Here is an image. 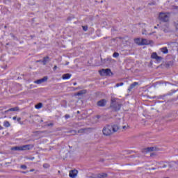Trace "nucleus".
<instances>
[{
    "instance_id": "1",
    "label": "nucleus",
    "mask_w": 178,
    "mask_h": 178,
    "mask_svg": "<svg viewBox=\"0 0 178 178\" xmlns=\"http://www.w3.org/2000/svg\"><path fill=\"white\" fill-rule=\"evenodd\" d=\"M120 127L118 124H106L102 129V133L104 136L108 137L109 136H112L113 133H116L118 130H119Z\"/></svg>"
},
{
    "instance_id": "2",
    "label": "nucleus",
    "mask_w": 178,
    "mask_h": 178,
    "mask_svg": "<svg viewBox=\"0 0 178 178\" xmlns=\"http://www.w3.org/2000/svg\"><path fill=\"white\" fill-rule=\"evenodd\" d=\"M116 98H112L111 99V106L110 107L113 109L115 112H118V111H120V108H122V104L117 102Z\"/></svg>"
},
{
    "instance_id": "3",
    "label": "nucleus",
    "mask_w": 178,
    "mask_h": 178,
    "mask_svg": "<svg viewBox=\"0 0 178 178\" xmlns=\"http://www.w3.org/2000/svg\"><path fill=\"white\" fill-rule=\"evenodd\" d=\"M169 13H160L159 15V19L161 22L163 23H168L169 22V16L167 15H170Z\"/></svg>"
},
{
    "instance_id": "4",
    "label": "nucleus",
    "mask_w": 178,
    "mask_h": 178,
    "mask_svg": "<svg viewBox=\"0 0 178 178\" xmlns=\"http://www.w3.org/2000/svg\"><path fill=\"white\" fill-rule=\"evenodd\" d=\"M99 73L100 76H111V74H113L112 73V71L111 69L107 68V69H102L101 70L99 71Z\"/></svg>"
},
{
    "instance_id": "5",
    "label": "nucleus",
    "mask_w": 178,
    "mask_h": 178,
    "mask_svg": "<svg viewBox=\"0 0 178 178\" xmlns=\"http://www.w3.org/2000/svg\"><path fill=\"white\" fill-rule=\"evenodd\" d=\"M177 91H178V89L177 90H171V92H169L167 94H165V95H163L156 96V99H165V97L172 96Z\"/></svg>"
},
{
    "instance_id": "6",
    "label": "nucleus",
    "mask_w": 178,
    "mask_h": 178,
    "mask_svg": "<svg viewBox=\"0 0 178 178\" xmlns=\"http://www.w3.org/2000/svg\"><path fill=\"white\" fill-rule=\"evenodd\" d=\"M151 58H152V59H155V60H156V62H158L159 63H161L162 61V60L163 59V58L158 56L156 52L152 53L151 55Z\"/></svg>"
},
{
    "instance_id": "7",
    "label": "nucleus",
    "mask_w": 178,
    "mask_h": 178,
    "mask_svg": "<svg viewBox=\"0 0 178 178\" xmlns=\"http://www.w3.org/2000/svg\"><path fill=\"white\" fill-rule=\"evenodd\" d=\"M34 148L33 145H24L21 146V151H30V149H33Z\"/></svg>"
},
{
    "instance_id": "8",
    "label": "nucleus",
    "mask_w": 178,
    "mask_h": 178,
    "mask_svg": "<svg viewBox=\"0 0 178 178\" xmlns=\"http://www.w3.org/2000/svg\"><path fill=\"white\" fill-rule=\"evenodd\" d=\"M106 99H103L97 102V106H100L102 108H104V106H106Z\"/></svg>"
},
{
    "instance_id": "9",
    "label": "nucleus",
    "mask_w": 178,
    "mask_h": 178,
    "mask_svg": "<svg viewBox=\"0 0 178 178\" xmlns=\"http://www.w3.org/2000/svg\"><path fill=\"white\" fill-rule=\"evenodd\" d=\"M48 81V76H44L40 79H38L34 81L35 84H42V83H45V81Z\"/></svg>"
},
{
    "instance_id": "10",
    "label": "nucleus",
    "mask_w": 178,
    "mask_h": 178,
    "mask_svg": "<svg viewBox=\"0 0 178 178\" xmlns=\"http://www.w3.org/2000/svg\"><path fill=\"white\" fill-rule=\"evenodd\" d=\"M77 173H79V171L77 170H72L70 171V177L71 178H76V176H77Z\"/></svg>"
},
{
    "instance_id": "11",
    "label": "nucleus",
    "mask_w": 178,
    "mask_h": 178,
    "mask_svg": "<svg viewBox=\"0 0 178 178\" xmlns=\"http://www.w3.org/2000/svg\"><path fill=\"white\" fill-rule=\"evenodd\" d=\"M155 149L156 148L154 147H146L143 149V152L147 154V152H152V151H155Z\"/></svg>"
},
{
    "instance_id": "12",
    "label": "nucleus",
    "mask_w": 178,
    "mask_h": 178,
    "mask_svg": "<svg viewBox=\"0 0 178 178\" xmlns=\"http://www.w3.org/2000/svg\"><path fill=\"white\" fill-rule=\"evenodd\" d=\"M136 86H138V82H134L133 83H131L128 88V92H130L133 90V88L136 87Z\"/></svg>"
},
{
    "instance_id": "13",
    "label": "nucleus",
    "mask_w": 178,
    "mask_h": 178,
    "mask_svg": "<svg viewBox=\"0 0 178 178\" xmlns=\"http://www.w3.org/2000/svg\"><path fill=\"white\" fill-rule=\"evenodd\" d=\"M71 77H72V74H69V73L64 74L62 76L63 80H69V79H70Z\"/></svg>"
},
{
    "instance_id": "14",
    "label": "nucleus",
    "mask_w": 178,
    "mask_h": 178,
    "mask_svg": "<svg viewBox=\"0 0 178 178\" xmlns=\"http://www.w3.org/2000/svg\"><path fill=\"white\" fill-rule=\"evenodd\" d=\"M149 43L147 39H142L141 42L139 43V45H148Z\"/></svg>"
},
{
    "instance_id": "15",
    "label": "nucleus",
    "mask_w": 178,
    "mask_h": 178,
    "mask_svg": "<svg viewBox=\"0 0 178 178\" xmlns=\"http://www.w3.org/2000/svg\"><path fill=\"white\" fill-rule=\"evenodd\" d=\"M87 93V90H80L79 92H78L76 95H77L78 97H80L81 95H84V94Z\"/></svg>"
},
{
    "instance_id": "16",
    "label": "nucleus",
    "mask_w": 178,
    "mask_h": 178,
    "mask_svg": "<svg viewBox=\"0 0 178 178\" xmlns=\"http://www.w3.org/2000/svg\"><path fill=\"white\" fill-rule=\"evenodd\" d=\"M11 151H22V146H15L11 147Z\"/></svg>"
},
{
    "instance_id": "17",
    "label": "nucleus",
    "mask_w": 178,
    "mask_h": 178,
    "mask_svg": "<svg viewBox=\"0 0 178 178\" xmlns=\"http://www.w3.org/2000/svg\"><path fill=\"white\" fill-rule=\"evenodd\" d=\"M108 177V174L102 172L97 175V178H105Z\"/></svg>"
},
{
    "instance_id": "18",
    "label": "nucleus",
    "mask_w": 178,
    "mask_h": 178,
    "mask_svg": "<svg viewBox=\"0 0 178 178\" xmlns=\"http://www.w3.org/2000/svg\"><path fill=\"white\" fill-rule=\"evenodd\" d=\"M49 56H46L43 58V60H42L43 65H47V63L49 62Z\"/></svg>"
},
{
    "instance_id": "19",
    "label": "nucleus",
    "mask_w": 178,
    "mask_h": 178,
    "mask_svg": "<svg viewBox=\"0 0 178 178\" xmlns=\"http://www.w3.org/2000/svg\"><path fill=\"white\" fill-rule=\"evenodd\" d=\"M8 111L10 112H17V111H19V107L16 106V107H14V108H9Z\"/></svg>"
},
{
    "instance_id": "20",
    "label": "nucleus",
    "mask_w": 178,
    "mask_h": 178,
    "mask_svg": "<svg viewBox=\"0 0 178 178\" xmlns=\"http://www.w3.org/2000/svg\"><path fill=\"white\" fill-rule=\"evenodd\" d=\"M161 51L163 52V54H168L169 52L168 47H163L161 49Z\"/></svg>"
},
{
    "instance_id": "21",
    "label": "nucleus",
    "mask_w": 178,
    "mask_h": 178,
    "mask_svg": "<svg viewBox=\"0 0 178 178\" xmlns=\"http://www.w3.org/2000/svg\"><path fill=\"white\" fill-rule=\"evenodd\" d=\"M86 130H87V129L82 128V129H80L79 130H78L77 133H79L81 134H84V133H86Z\"/></svg>"
},
{
    "instance_id": "22",
    "label": "nucleus",
    "mask_w": 178,
    "mask_h": 178,
    "mask_svg": "<svg viewBox=\"0 0 178 178\" xmlns=\"http://www.w3.org/2000/svg\"><path fill=\"white\" fill-rule=\"evenodd\" d=\"M15 8H17V9H20L22 5L20 4V3L16 1L14 4Z\"/></svg>"
},
{
    "instance_id": "23",
    "label": "nucleus",
    "mask_w": 178,
    "mask_h": 178,
    "mask_svg": "<svg viewBox=\"0 0 178 178\" xmlns=\"http://www.w3.org/2000/svg\"><path fill=\"white\" fill-rule=\"evenodd\" d=\"M35 109H41L42 108V103H38L36 105H35Z\"/></svg>"
},
{
    "instance_id": "24",
    "label": "nucleus",
    "mask_w": 178,
    "mask_h": 178,
    "mask_svg": "<svg viewBox=\"0 0 178 178\" xmlns=\"http://www.w3.org/2000/svg\"><path fill=\"white\" fill-rule=\"evenodd\" d=\"M3 126L4 127H10V123L9 122V121H5L3 122Z\"/></svg>"
},
{
    "instance_id": "25",
    "label": "nucleus",
    "mask_w": 178,
    "mask_h": 178,
    "mask_svg": "<svg viewBox=\"0 0 178 178\" xmlns=\"http://www.w3.org/2000/svg\"><path fill=\"white\" fill-rule=\"evenodd\" d=\"M166 67H169V66H172L173 65V63L172 61H169L166 63Z\"/></svg>"
},
{
    "instance_id": "26",
    "label": "nucleus",
    "mask_w": 178,
    "mask_h": 178,
    "mask_svg": "<svg viewBox=\"0 0 178 178\" xmlns=\"http://www.w3.org/2000/svg\"><path fill=\"white\" fill-rule=\"evenodd\" d=\"M124 83L121 82L120 83H116L115 87H121L122 86H124Z\"/></svg>"
},
{
    "instance_id": "27",
    "label": "nucleus",
    "mask_w": 178,
    "mask_h": 178,
    "mask_svg": "<svg viewBox=\"0 0 178 178\" xmlns=\"http://www.w3.org/2000/svg\"><path fill=\"white\" fill-rule=\"evenodd\" d=\"M113 58H118L119 57V53L118 52H114L113 54Z\"/></svg>"
},
{
    "instance_id": "28",
    "label": "nucleus",
    "mask_w": 178,
    "mask_h": 178,
    "mask_svg": "<svg viewBox=\"0 0 178 178\" xmlns=\"http://www.w3.org/2000/svg\"><path fill=\"white\" fill-rule=\"evenodd\" d=\"M10 35L13 40H17V38L13 33H10Z\"/></svg>"
},
{
    "instance_id": "29",
    "label": "nucleus",
    "mask_w": 178,
    "mask_h": 178,
    "mask_svg": "<svg viewBox=\"0 0 178 178\" xmlns=\"http://www.w3.org/2000/svg\"><path fill=\"white\" fill-rule=\"evenodd\" d=\"M65 119L66 120H67V119H70V115L69 114H65V116H64Z\"/></svg>"
},
{
    "instance_id": "30",
    "label": "nucleus",
    "mask_w": 178,
    "mask_h": 178,
    "mask_svg": "<svg viewBox=\"0 0 178 178\" xmlns=\"http://www.w3.org/2000/svg\"><path fill=\"white\" fill-rule=\"evenodd\" d=\"M83 31H87L88 30V26H82Z\"/></svg>"
},
{
    "instance_id": "31",
    "label": "nucleus",
    "mask_w": 178,
    "mask_h": 178,
    "mask_svg": "<svg viewBox=\"0 0 178 178\" xmlns=\"http://www.w3.org/2000/svg\"><path fill=\"white\" fill-rule=\"evenodd\" d=\"M21 169H23L24 170H26V169H27V165H21Z\"/></svg>"
},
{
    "instance_id": "32",
    "label": "nucleus",
    "mask_w": 178,
    "mask_h": 178,
    "mask_svg": "<svg viewBox=\"0 0 178 178\" xmlns=\"http://www.w3.org/2000/svg\"><path fill=\"white\" fill-rule=\"evenodd\" d=\"M167 167H168V165L166 164H163V165L159 166V168H160L161 169H163V168H167Z\"/></svg>"
},
{
    "instance_id": "33",
    "label": "nucleus",
    "mask_w": 178,
    "mask_h": 178,
    "mask_svg": "<svg viewBox=\"0 0 178 178\" xmlns=\"http://www.w3.org/2000/svg\"><path fill=\"white\" fill-rule=\"evenodd\" d=\"M174 26H175L176 30H178V23L174 22Z\"/></svg>"
},
{
    "instance_id": "34",
    "label": "nucleus",
    "mask_w": 178,
    "mask_h": 178,
    "mask_svg": "<svg viewBox=\"0 0 178 178\" xmlns=\"http://www.w3.org/2000/svg\"><path fill=\"white\" fill-rule=\"evenodd\" d=\"M70 133H72V134H77V131L76 130H72V131H70Z\"/></svg>"
},
{
    "instance_id": "35",
    "label": "nucleus",
    "mask_w": 178,
    "mask_h": 178,
    "mask_svg": "<svg viewBox=\"0 0 178 178\" xmlns=\"http://www.w3.org/2000/svg\"><path fill=\"white\" fill-rule=\"evenodd\" d=\"M49 165H48V163L43 164V168H49Z\"/></svg>"
},
{
    "instance_id": "36",
    "label": "nucleus",
    "mask_w": 178,
    "mask_h": 178,
    "mask_svg": "<svg viewBox=\"0 0 178 178\" xmlns=\"http://www.w3.org/2000/svg\"><path fill=\"white\" fill-rule=\"evenodd\" d=\"M142 34H145V35H147V34H148V33H147V30L144 29V30L143 31V32H142Z\"/></svg>"
},
{
    "instance_id": "37",
    "label": "nucleus",
    "mask_w": 178,
    "mask_h": 178,
    "mask_svg": "<svg viewBox=\"0 0 178 178\" xmlns=\"http://www.w3.org/2000/svg\"><path fill=\"white\" fill-rule=\"evenodd\" d=\"M135 42H136V44H140V43H138V42H140V39H136V40H135Z\"/></svg>"
},
{
    "instance_id": "38",
    "label": "nucleus",
    "mask_w": 178,
    "mask_h": 178,
    "mask_svg": "<svg viewBox=\"0 0 178 178\" xmlns=\"http://www.w3.org/2000/svg\"><path fill=\"white\" fill-rule=\"evenodd\" d=\"M177 99H171L170 100V102H175V101H177Z\"/></svg>"
},
{
    "instance_id": "39",
    "label": "nucleus",
    "mask_w": 178,
    "mask_h": 178,
    "mask_svg": "<svg viewBox=\"0 0 178 178\" xmlns=\"http://www.w3.org/2000/svg\"><path fill=\"white\" fill-rule=\"evenodd\" d=\"M56 69H58V66L56 65H54V67H53V70H56Z\"/></svg>"
},
{
    "instance_id": "40",
    "label": "nucleus",
    "mask_w": 178,
    "mask_h": 178,
    "mask_svg": "<svg viewBox=\"0 0 178 178\" xmlns=\"http://www.w3.org/2000/svg\"><path fill=\"white\" fill-rule=\"evenodd\" d=\"M96 118L97 119H101V115H97Z\"/></svg>"
},
{
    "instance_id": "41",
    "label": "nucleus",
    "mask_w": 178,
    "mask_h": 178,
    "mask_svg": "<svg viewBox=\"0 0 178 178\" xmlns=\"http://www.w3.org/2000/svg\"><path fill=\"white\" fill-rule=\"evenodd\" d=\"M17 122H20V120H22V118H18L17 119Z\"/></svg>"
},
{
    "instance_id": "42",
    "label": "nucleus",
    "mask_w": 178,
    "mask_h": 178,
    "mask_svg": "<svg viewBox=\"0 0 178 178\" xmlns=\"http://www.w3.org/2000/svg\"><path fill=\"white\" fill-rule=\"evenodd\" d=\"M156 170V168H150V170Z\"/></svg>"
},
{
    "instance_id": "43",
    "label": "nucleus",
    "mask_w": 178,
    "mask_h": 178,
    "mask_svg": "<svg viewBox=\"0 0 178 178\" xmlns=\"http://www.w3.org/2000/svg\"><path fill=\"white\" fill-rule=\"evenodd\" d=\"M48 126H54V123H49L48 124Z\"/></svg>"
},
{
    "instance_id": "44",
    "label": "nucleus",
    "mask_w": 178,
    "mask_h": 178,
    "mask_svg": "<svg viewBox=\"0 0 178 178\" xmlns=\"http://www.w3.org/2000/svg\"><path fill=\"white\" fill-rule=\"evenodd\" d=\"M165 26L167 27V29L169 28V24H166Z\"/></svg>"
},
{
    "instance_id": "45",
    "label": "nucleus",
    "mask_w": 178,
    "mask_h": 178,
    "mask_svg": "<svg viewBox=\"0 0 178 178\" xmlns=\"http://www.w3.org/2000/svg\"><path fill=\"white\" fill-rule=\"evenodd\" d=\"M8 112H10L9 110L5 111L4 113H8Z\"/></svg>"
},
{
    "instance_id": "46",
    "label": "nucleus",
    "mask_w": 178,
    "mask_h": 178,
    "mask_svg": "<svg viewBox=\"0 0 178 178\" xmlns=\"http://www.w3.org/2000/svg\"><path fill=\"white\" fill-rule=\"evenodd\" d=\"M13 120H16V119H17V118L16 116L13 118Z\"/></svg>"
},
{
    "instance_id": "47",
    "label": "nucleus",
    "mask_w": 178,
    "mask_h": 178,
    "mask_svg": "<svg viewBox=\"0 0 178 178\" xmlns=\"http://www.w3.org/2000/svg\"><path fill=\"white\" fill-rule=\"evenodd\" d=\"M0 130H3V127L0 126Z\"/></svg>"
},
{
    "instance_id": "48",
    "label": "nucleus",
    "mask_w": 178,
    "mask_h": 178,
    "mask_svg": "<svg viewBox=\"0 0 178 178\" xmlns=\"http://www.w3.org/2000/svg\"><path fill=\"white\" fill-rule=\"evenodd\" d=\"M159 165H163V162L159 163Z\"/></svg>"
},
{
    "instance_id": "49",
    "label": "nucleus",
    "mask_w": 178,
    "mask_h": 178,
    "mask_svg": "<svg viewBox=\"0 0 178 178\" xmlns=\"http://www.w3.org/2000/svg\"><path fill=\"white\" fill-rule=\"evenodd\" d=\"M149 5H155V3H149Z\"/></svg>"
},
{
    "instance_id": "50",
    "label": "nucleus",
    "mask_w": 178,
    "mask_h": 178,
    "mask_svg": "<svg viewBox=\"0 0 178 178\" xmlns=\"http://www.w3.org/2000/svg\"><path fill=\"white\" fill-rule=\"evenodd\" d=\"M74 86H77V83L74 82Z\"/></svg>"
},
{
    "instance_id": "51",
    "label": "nucleus",
    "mask_w": 178,
    "mask_h": 178,
    "mask_svg": "<svg viewBox=\"0 0 178 178\" xmlns=\"http://www.w3.org/2000/svg\"><path fill=\"white\" fill-rule=\"evenodd\" d=\"M30 172H34V169L30 170Z\"/></svg>"
},
{
    "instance_id": "52",
    "label": "nucleus",
    "mask_w": 178,
    "mask_h": 178,
    "mask_svg": "<svg viewBox=\"0 0 178 178\" xmlns=\"http://www.w3.org/2000/svg\"><path fill=\"white\" fill-rule=\"evenodd\" d=\"M67 20H72V19L70 17H68Z\"/></svg>"
},
{
    "instance_id": "53",
    "label": "nucleus",
    "mask_w": 178,
    "mask_h": 178,
    "mask_svg": "<svg viewBox=\"0 0 178 178\" xmlns=\"http://www.w3.org/2000/svg\"><path fill=\"white\" fill-rule=\"evenodd\" d=\"M37 62H42V60H37Z\"/></svg>"
},
{
    "instance_id": "54",
    "label": "nucleus",
    "mask_w": 178,
    "mask_h": 178,
    "mask_svg": "<svg viewBox=\"0 0 178 178\" xmlns=\"http://www.w3.org/2000/svg\"><path fill=\"white\" fill-rule=\"evenodd\" d=\"M122 129H126V126H123V127H122Z\"/></svg>"
},
{
    "instance_id": "55",
    "label": "nucleus",
    "mask_w": 178,
    "mask_h": 178,
    "mask_svg": "<svg viewBox=\"0 0 178 178\" xmlns=\"http://www.w3.org/2000/svg\"><path fill=\"white\" fill-rule=\"evenodd\" d=\"M76 113H78V114H79V113H80V111H78L76 112Z\"/></svg>"
},
{
    "instance_id": "56",
    "label": "nucleus",
    "mask_w": 178,
    "mask_h": 178,
    "mask_svg": "<svg viewBox=\"0 0 178 178\" xmlns=\"http://www.w3.org/2000/svg\"><path fill=\"white\" fill-rule=\"evenodd\" d=\"M154 29H157L156 26H154Z\"/></svg>"
},
{
    "instance_id": "57",
    "label": "nucleus",
    "mask_w": 178,
    "mask_h": 178,
    "mask_svg": "<svg viewBox=\"0 0 178 178\" xmlns=\"http://www.w3.org/2000/svg\"><path fill=\"white\" fill-rule=\"evenodd\" d=\"M164 31H165V32H166V30H165V29H164Z\"/></svg>"
},
{
    "instance_id": "58",
    "label": "nucleus",
    "mask_w": 178,
    "mask_h": 178,
    "mask_svg": "<svg viewBox=\"0 0 178 178\" xmlns=\"http://www.w3.org/2000/svg\"><path fill=\"white\" fill-rule=\"evenodd\" d=\"M4 27H5V29H6V26H5Z\"/></svg>"
},
{
    "instance_id": "59",
    "label": "nucleus",
    "mask_w": 178,
    "mask_h": 178,
    "mask_svg": "<svg viewBox=\"0 0 178 178\" xmlns=\"http://www.w3.org/2000/svg\"><path fill=\"white\" fill-rule=\"evenodd\" d=\"M23 173H26V172H23Z\"/></svg>"
}]
</instances>
